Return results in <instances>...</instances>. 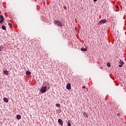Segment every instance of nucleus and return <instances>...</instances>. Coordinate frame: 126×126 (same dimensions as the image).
<instances>
[{"label":"nucleus","mask_w":126,"mask_h":126,"mask_svg":"<svg viewBox=\"0 0 126 126\" xmlns=\"http://www.w3.org/2000/svg\"><path fill=\"white\" fill-rule=\"evenodd\" d=\"M3 72L4 74L5 75H8V74H9L8 73V71H7V70L3 71Z\"/></svg>","instance_id":"9"},{"label":"nucleus","mask_w":126,"mask_h":126,"mask_svg":"<svg viewBox=\"0 0 126 126\" xmlns=\"http://www.w3.org/2000/svg\"><path fill=\"white\" fill-rule=\"evenodd\" d=\"M117 116H120V114H117Z\"/></svg>","instance_id":"23"},{"label":"nucleus","mask_w":126,"mask_h":126,"mask_svg":"<svg viewBox=\"0 0 126 126\" xmlns=\"http://www.w3.org/2000/svg\"><path fill=\"white\" fill-rule=\"evenodd\" d=\"M4 19V18H3V16L0 15V24H2Z\"/></svg>","instance_id":"5"},{"label":"nucleus","mask_w":126,"mask_h":126,"mask_svg":"<svg viewBox=\"0 0 126 126\" xmlns=\"http://www.w3.org/2000/svg\"><path fill=\"white\" fill-rule=\"evenodd\" d=\"M106 22H107V20H106V19H103V20H100V21L98 22V24H104V23H106Z\"/></svg>","instance_id":"3"},{"label":"nucleus","mask_w":126,"mask_h":126,"mask_svg":"<svg viewBox=\"0 0 126 126\" xmlns=\"http://www.w3.org/2000/svg\"><path fill=\"white\" fill-rule=\"evenodd\" d=\"M107 66H108V67H111V63H107Z\"/></svg>","instance_id":"18"},{"label":"nucleus","mask_w":126,"mask_h":126,"mask_svg":"<svg viewBox=\"0 0 126 126\" xmlns=\"http://www.w3.org/2000/svg\"><path fill=\"white\" fill-rule=\"evenodd\" d=\"M3 101H4L6 103H8V99L6 97H4Z\"/></svg>","instance_id":"10"},{"label":"nucleus","mask_w":126,"mask_h":126,"mask_svg":"<svg viewBox=\"0 0 126 126\" xmlns=\"http://www.w3.org/2000/svg\"><path fill=\"white\" fill-rule=\"evenodd\" d=\"M67 126H71V124H70V121L69 120L68 122H67Z\"/></svg>","instance_id":"15"},{"label":"nucleus","mask_w":126,"mask_h":126,"mask_svg":"<svg viewBox=\"0 0 126 126\" xmlns=\"http://www.w3.org/2000/svg\"><path fill=\"white\" fill-rule=\"evenodd\" d=\"M64 9H66V7H64Z\"/></svg>","instance_id":"22"},{"label":"nucleus","mask_w":126,"mask_h":126,"mask_svg":"<svg viewBox=\"0 0 126 126\" xmlns=\"http://www.w3.org/2000/svg\"><path fill=\"white\" fill-rule=\"evenodd\" d=\"M56 107H57V108H60V107H61V104L60 103L56 104Z\"/></svg>","instance_id":"16"},{"label":"nucleus","mask_w":126,"mask_h":126,"mask_svg":"<svg viewBox=\"0 0 126 126\" xmlns=\"http://www.w3.org/2000/svg\"><path fill=\"white\" fill-rule=\"evenodd\" d=\"M26 74L27 75H31V72L29 71H27Z\"/></svg>","instance_id":"12"},{"label":"nucleus","mask_w":126,"mask_h":126,"mask_svg":"<svg viewBox=\"0 0 126 126\" xmlns=\"http://www.w3.org/2000/svg\"><path fill=\"white\" fill-rule=\"evenodd\" d=\"M71 85H70V84L68 83L66 85V89H67L68 90H70V89H71Z\"/></svg>","instance_id":"6"},{"label":"nucleus","mask_w":126,"mask_h":126,"mask_svg":"<svg viewBox=\"0 0 126 126\" xmlns=\"http://www.w3.org/2000/svg\"><path fill=\"white\" fill-rule=\"evenodd\" d=\"M83 115L85 118H88V114H87L86 112L83 113Z\"/></svg>","instance_id":"11"},{"label":"nucleus","mask_w":126,"mask_h":126,"mask_svg":"<svg viewBox=\"0 0 126 126\" xmlns=\"http://www.w3.org/2000/svg\"><path fill=\"white\" fill-rule=\"evenodd\" d=\"M58 123H59V124H60V125L61 126H63V120H62V119H59L58 120Z\"/></svg>","instance_id":"7"},{"label":"nucleus","mask_w":126,"mask_h":126,"mask_svg":"<svg viewBox=\"0 0 126 126\" xmlns=\"http://www.w3.org/2000/svg\"><path fill=\"white\" fill-rule=\"evenodd\" d=\"M8 25H9V26H11L12 24H11V23H9Z\"/></svg>","instance_id":"19"},{"label":"nucleus","mask_w":126,"mask_h":126,"mask_svg":"<svg viewBox=\"0 0 126 126\" xmlns=\"http://www.w3.org/2000/svg\"><path fill=\"white\" fill-rule=\"evenodd\" d=\"M83 88L84 89H85V88H86L85 86H83Z\"/></svg>","instance_id":"20"},{"label":"nucleus","mask_w":126,"mask_h":126,"mask_svg":"<svg viewBox=\"0 0 126 126\" xmlns=\"http://www.w3.org/2000/svg\"><path fill=\"white\" fill-rule=\"evenodd\" d=\"M124 62H123V61H122V60H120V61H119V67H123V65H124Z\"/></svg>","instance_id":"4"},{"label":"nucleus","mask_w":126,"mask_h":126,"mask_svg":"<svg viewBox=\"0 0 126 126\" xmlns=\"http://www.w3.org/2000/svg\"><path fill=\"white\" fill-rule=\"evenodd\" d=\"M81 51H82V52H87V48H81Z\"/></svg>","instance_id":"8"},{"label":"nucleus","mask_w":126,"mask_h":126,"mask_svg":"<svg viewBox=\"0 0 126 126\" xmlns=\"http://www.w3.org/2000/svg\"><path fill=\"white\" fill-rule=\"evenodd\" d=\"M94 0V2L97 1V0Z\"/></svg>","instance_id":"21"},{"label":"nucleus","mask_w":126,"mask_h":126,"mask_svg":"<svg viewBox=\"0 0 126 126\" xmlns=\"http://www.w3.org/2000/svg\"><path fill=\"white\" fill-rule=\"evenodd\" d=\"M54 24H56V25H57V26H59V27L63 26V24L60 21H56L54 22Z\"/></svg>","instance_id":"1"},{"label":"nucleus","mask_w":126,"mask_h":126,"mask_svg":"<svg viewBox=\"0 0 126 126\" xmlns=\"http://www.w3.org/2000/svg\"><path fill=\"white\" fill-rule=\"evenodd\" d=\"M16 118L17 120H20V119H21V116L18 115L16 116Z\"/></svg>","instance_id":"13"},{"label":"nucleus","mask_w":126,"mask_h":126,"mask_svg":"<svg viewBox=\"0 0 126 126\" xmlns=\"http://www.w3.org/2000/svg\"><path fill=\"white\" fill-rule=\"evenodd\" d=\"M46 92H47V86H44L41 88L40 92H41V93H45Z\"/></svg>","instance_id":"2"},{"label":"nucleus","mask_w":126,"mask_h":126,"mask_svg":"<svg viewBox=\"0 0 126 126\" xmlns=\"http://www.w3.org/2000/svg\"><path fill=\"white\" fill-rule=\"evenodd\" d=\"M2 29L3 30H6V29L5 28V26H4V25L2 26Z\"/></svg>","instance_id":"17"},{"label":"nucleus","mask_w":126,"mask_h":126,"mask_svg":"<svg viewBox=\"0 0 126 126\" xmlns=\"http://www.w3.org/2000/svg\"><path fill=\"white\" fill-rule=\"evenodd\" d=\"M2 50H3V46L1 45V46H0V52H1V51H2Z\"/></svg>","instance_id":"14"}]
</instances>
